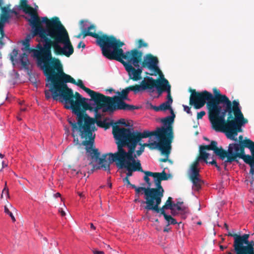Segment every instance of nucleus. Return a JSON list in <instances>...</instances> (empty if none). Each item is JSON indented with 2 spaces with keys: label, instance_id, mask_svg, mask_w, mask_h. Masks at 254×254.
Returning <instances> with one entry per match:
<instances>
[{
  "label": "nucleus",
  "instance_id": "47",
  "mask_svg": "<svg viewBox=\"0 0 254 254\" xmlns=\"http://www.w3.org/2000/svg\"><path fill=\"white\" fill-rule=\"evenodd\" d=\"M2 166H3V168L4 167H7V163L5 162V161H3L2 162Z\"/></svg>",
  "mask_w": 254,
  "mask_h": 254
},
{
  "label": "nucleus",
  "instance_id": "18",
  "mask_svg": "<svg viewBox=\"0 0 254 254\" xmlns=\"http://www.w3.org/2000/svg\"><path fill=\"white\" fill-rule=\"evenodd\" d=\"M32 32H33V29H32ZM32 37V32H31V36L28 35L26 37L25 40L22 42V44L24 47L22 48L23 51H28L29 53H33V57L36 59V63L38 67L40 68V61H41V55L39 53L41 50V47H43V46L39 43L36 47V49H33L30 47L29 42L30 40Z\"/></svg>",
  "mask_w": 254,
  "mask_h": 254
},
{
  "label": "nucleus",
  "instance_id": "64",
  "mask_svg": "<svg viewBox=\"0 0 254 254\" xmlns=\"http://www.w3.org/2000/svg\"><path fill=\"white\" fill-rule=\"evenodd\" d=\"M11 12H12V13H15V14H17V12H16L15 11H14V10H12V11H11Z\"/></svg>",
  "mask_w": 254,
  "mask_h": 254
},
{
  "label": "nucleus",
  "instance_id": "31",
  "mask_svg": "<svg viewBox=\"0 0 254 254\" xmlns=\"http://www.w3.org/2000/svg\"><path fill=\"white\" fill-rule=\"evenodd\" d=\"M1 10L2 12H3V14L0 16V20H1L4 22H5L9 18V15L8 13V10L7 8H6V7H2Z\"/></svg>",
  "mask_w": 254,
  "mask_h": 254
},
{
  "label": "nucleus",
  "instance_id": "30",
  "mask_svg": "<svg viewBox=\"0 0 254 254\" xmlns=\"http://www.w3.org/2000/svg\"><path fill=\"white\" fill-rule=\"evenodd\" d=\"M161 213L163 215L165 220L167 221L168 225H169L170 224H176L177 223V222L176 220V219H174L170 215H167L165 213V211H163H163H162V212H161Z\"/></svg>",
  "mask_w": 254,
  "mask_h": 254
},
{
  "label": "nucleus",
  "instance_id": "28",
  "mask_svg": "<svg viewBox=\"0 0 254 254\" xmlns=\"http://www.w3.org/2000/svg\"><path fill=\"white\" fill-rule=\"evenodd\" d=\"M20 63L22 66L26 69H28L29 62L28 59V55L25 53H23L20 56Z\"/></svg>",
  "mask_w": 254,
  "mask_h": 254
},
{
  "label": "nucleus",
  "instance_id": "16",
  "mask_svg": "<svg viewBox=\"0 0 254 254\" xmlns=\"http://www.w3.org/2000/svg\"><path fill=\"white\" fill-rule=\"evenodd\" d=\"M114 161H116V165L119 169L125 168L128 171L127 176H131L132 171H140L141 169L140 163L138 160H112V162Z\"/></svg>",
  "mask_w": 254,
  "mask_h": 254
},
{
  "label": "nucleus",
  "instance_id": "45",
  "mask_svg": "<svg viewBox=\"0 0 254 254\" xmlns=\"http://www.w3.org/2000/svg\"><path fill=\"white\" fill-rule=\"evenodd\" d=\"M59 212L61 213L62 216H64L65 215V212L62 209H59Z\"/></svg>",
  "mask_w": 254,
  "mask_h": 254
},
{
  "label": "nucleus",
  "instance_id": "51",
  "mask_svg": "<svg viewBox=\"0 0 254 254\" xmlns=\"http://www.w3.org/2000/svg\"><path fill=\"white\" fill-rule=\"evenodd\" d=\"M90 227L93 230H95V229H96L95 227L93 225V224L92 223L90 224Z\"/></svg>",
  "mask_w": 254,
  "mask_h": 254
},
{
  "label": "nucleus",
  "instance_id": "12",
  "mask_svg": "<svg viewBox=\"0 0 254 254\" xmlns=\"http://www.w3.org/2000/svg\"><path fill=\"white\" fill-rule=\"evenodd\" d=\"M46 83L53 84L54 85L61 86L62 84H66V83L69 82L77 85L85 92H86L91 97L94 98L100 93L94 91L90 89L85 87L80 79H78L77 81L69 75L65 73L63 70L54 75L50 78L46 80Z\"/></svg>",
  "mask_w": 254,
  "mask_h": 254
},
{
  "label": "nucleus",
  "instance_id": "2",
  "mask_svg": "<svg viewBox=\"0 0 254 254\" xmlns=\"http://www.w3.org/2000/svg\"><path fill=\"white\" fill-rule=\"evenodd\" d=\"M46 86L49 87V90H45L47 100L52 97L54 100H59L62 103L64 102V107L71 109L76 115L77 123L71 120H68L71 127V135L75 144L82 145L86 147L90 144H92L95 137L93 132L96 128L95 121L86 113V111L89 109V104L86 102L88 99L82 97L77 92L74 94L73 90L67 84L59 86L46 83Z\"/></svg>",
  "mask_w": 254,
  "mask_h": 254
},
{
  "label": "nucleus",
  "instance_id": "48",
  "mask_svg": "<svg viewBox=\"0 0 254 254\" xmlns=\"http://www.w3.org/2000/svg\"><path fill=\"white\" fill-rule=\"evenodd\" d=\"M82 35H83V32L80 33L78 35L75 36V37H76L77 38H81V37Z\"/></svg>",
  "mask_w": 254,
  "mask_h": 254
},
{
  "label": "nucleus",
  "instance_id": "7",
  "mask_svg": "<svg viewBox=\"0 0 254 254\" xmlns=\"http://www.w3.org/2000/svg\"><path fill=\"white\" fill-rule=\"evenodd\" d=\"M155 135L159 139V142L154 141L152 143H143L144 147L147 146L151 149L157 148L160 151L161 154L168 159L170 154L171 145L174 137L173 128L170 126L169 127H157L156 130L149 131L147 130H144L140 132L135 130V134H129L128 135V143L131 147L130 148L129 155H131L136 145L142 138L150 137Z\"/></svg>",
  "mask_w": 254,
  "mask_h": 254
},
{
  "label": "nucleus",
  "instance_id": "41",
  "mask_svg": "<svg viewBox=\"0 0 254 254\" xmlns=\"http://www.w3.org/2000/svg\"><path fill=\"white\" fill-rule=\"evenodd\" d=\"M116 124L125 125V126H127L125 122V119H121L117 122Z\"/></svg>",
  "mask_w": 254,
  "mask_h": 254
},
{
  "label": "nucleus",
  "instance_id": "5",
  "mask_svg": "<svg viewBox=\"0 0 254 254\" xmlns=\"http://www.w3.org/2000/svg\"><path fill=\"white\" fill-rule=\"evenodd\" d=\"M112 133L114 138L117 140L118 145L117 152L107 153L101 154L98 149L95 146V141L92 144H90L85 147L86 152L91 159H135L139 156L144 151V146L140 141L138 144L140 145L139 149L134 153L135 149L131 152V156L129 155L130 146L128 143V135L129 134H135V130L129 128H120L118 126H113Z\"/></svg>",
  "mask_w": 254,
  "mask_h": 254
},
{
  "label": "nucleus",
  "instance_id": "20",
  "mask_svg": "<svg viewBox=\"0 0 254 254\" xmlns=\"http://www.w3.org/2000/svg\"><path fill=\"white\" fill-rule=\"evenodd\" d=\"M160 111H166L167 110H170L171 116H168L161 120V122L163 124L165 127H169L170 126L173 127V124L175 118V115L174 113L173 110L171 107V104L165 102L160 105Z\"/></svg>",
  "mask_w": 254,
  "mask_h": 254
},
{
  "label": "nucleus",
  "instance_id": "27",
  "mask_svg": "<svg viewBox=\"0 0 254 254\" xmlns=\"http://www.w3.org/2000/svg\"><path fill=\"white\" fill-rule=\"evenodd\" d=\"M109 120V119L106 118L103 121H96V123L98 126L101 127L105 128L106 129L109 128L111 126L114 124V122L111 120L110 122H107V121Z\"/></svg>",
  "mask_w": 254,
  "mask_h": 254
},
{
  "label": "nucleus",
  "instance_id": "38",
  "mask_svg": "<svg viewBox=\"0 0 254 254\" xmlns=\"http://www.w3.org/2000/svg\"><path fill=\"white\" fill-rule=\"evenodd\" d=\"M4 212L9 215V216L11 218L13 221L15 220L13 214L9 210V209L6 207H4Z\"/></svg>",
  "mask_w": 254,
  "mask_h": 254
},
{
  "label": "nucleus",
  "instance_id": "52",
  "mask_svg": "<svg viewBox=\"0 0 254 254\" xmlns=\"http://www.w3.org/2000/svg\"><path fill=\"white\" fill-rule=\"evenodd\" d=\"M227 247H223V246H220V248L222 251H223L225 249H226Z\"/></svg>",
  "mask_w": 254,
  "mask_h": 254
},
{
  "label": "nucleus",
  "instance_id": "29",
  "mask_svg": "<svg viewBox=\"0 0 254 254\" xmlns=\"http://www.w3.org/2000/svg\"><path fill=\"white\" fill-rule=\"evenodd\" d=\"M244 161L250 167V174L252 179V184L254 182V160H244Z\"/></svg>",
  "mask_w": 254,
  "mask_h": 254
},
{
  "label": "nucleus",
  "instance_id": "15",
  "mask_svg": "<svg viewBox=\"0 0 254 254\" xmlns=\"http://www.w3.org/2000/svg\"><path fill=\"white\" fill-rule=\"evenodd\" d=\"M189 91L190 93L189 104L190 106H193L195 109L201 108L209 101L206 90L198 92L195 89L190 88Z\"/></svg>",
  "mask_w": 254,
  "mask_h": 254
},
{
  "label": "nucleus",
  "instance_id": "24",
  "mask_svg": "<svg viewBox=\"0 0 254 254\" xmlns=\"http://www.w3.org/2000/svg\"><path fill=\"white\" fill-rule=\"evenodd\" d=\"M87 30V31H86V29H84L83 30V38L84 39L87 36H90L93 38H96V44L97 45H98L100 47V46L98 44V39L97 38L95 37V36H93V35L94 34H96V35H97L99 37H101V36H103L104 35H107L105 34H103L100 35L96 33H95V26L93 24H91L89 27H88Z\"/></svg>",
  "mask_w": 254,
  "mask_h": 254
},
{
  "label": "nucleus",
  "instance_id": "63",
  "mask_svg": "<svg viewBox=\"0 0 254 254\" xmlns=\"http://www.w3.org/2000/svg\"><path fill=\"white\" fill-rule=\"evenodd\" d=\"M84 20H81L80 21V24L81 25L83 23H84Z\"/></svg>",
  "mask_w": 254,
  "mask_h": 254
},
{
  "label": "nucleus",
  "instance_id": "23",
  "mask_svg": "<svg viewBox=\"0 0 254 254\" xmlns=\"http://www.w3.org/2000/svg\"><path fill=\"white\" fill-rule=\"evenodd\" d=\"M160 76L161 77L160 79V82H159L160 83H157V85L155 86L158 94L157 97L161 96L163 92H167L169 89L168 87L171 86L168 80L164 78L163 74L161 75Z\"/></svg>",
  "mask_w": 254,
  "mask_h": 254
},
{
  "label": "nucleus",
  "instance_id": "42",
  "mask_svg": "<svg viewBox=\"0 0 254 254\" xmlns=\"http://www.w3.org/2000/svg\"><path fill=\"white\" fill-rule=\"evenodd\" d=\"M85 44L83 43V41H80V42L78 43V45H77V48L78 49H79V48H83V49H84V48H85Z\"/></svg>",
  "mask_w": 254,
  "mask_h": 254
},
{
  "label": "nucleus",
  "instance_id": "59",
  "mask_svg": "<svg viewBox=\"0 0 254 254\" xmlns=\"http://www.w3.org/2000/svg\"><path fill=\"white\" fill-rule=\"evenodd\" d=\"M126 180H127V183H128V185H130V186L132 187V186H133V185H132L130 184L129 182V181H128V179H127V178H126Z\"/></svg>",
  "mask_w": 254,
  "mask_h": 254
},
{
  "label": "nucleus",
  "instance_id": "35",
  "mask_svg": "<svg viewBox=\"0 0 254 254\" xmlns=\"http://www.w3.org/2000/svg\"><path fill=\"white\" fill-rule=\"evenodd\" d=\"M148 44L145 42L142 39H139L138 41V48H140L141 47H147Z\"/></svg>",
  "mask_w": 254,
  "mask_h": 254
},
{
  "label": "nucleus",
  "instance_id": "46",
  "mask_svg": "<svg viewBox=\"0 0 254 254\" xmlns=\"http://www.w3.org/2000/svg\"><path fill=\"white\" fill-rule=\"evenodd\" d=\"M153 106H154L151 103H150L148 102L147 103V107L148 108H150V109H152Z\"/></svg>",
  "mask_w": 254,
  "mask_h": 254
},
{
  "label": "nucleus",
  "instance_id": "10",
  "mask_svg": "<svg viewBox=\"0 0 254 254\" xmlns=\"http://www.w3.org/2000/svg\"><path fill=\"white\" fill-rule=\"evenodd\" d=\"M133 91L134 94L137 92L135 85H130L121 92L120 96H114L109 97L105 96V99L108 101V103L110 104L109 109L110 110H123L125 111H132L139 109L138 107L127 104L124 101L128 99V94L129 91Z\"/></svg>",
  "mask_w": 254,
  "mask_h": 254
},
{
  "label": "nucleus",
  "instance_id": "33",
  "mask_svg": "<svg viewBox=\"0 0 254 254\" xmlns=\"http://www.w3.org/2000/svg\"><path fill=\"white\" fill-rule=\"evenodd\" d=\"M1 198L5 197L6 198L9 197V191L8 189L6 187V183H5V187L2 191V193L0 196Z\"/></svg>",
  "mask_w": 254,
  "mask_h": 254
},
{
  "label": "nucleus",
  "instance_id": "61",
  "mask_svg": "<svg viewBox=\"0 0 254 254\" xmlns=\"http://www.w3.org/2000/svg\"><path fill=\"white\" fill-rule=\"evenodd\" d=\"M78 195H79L80 197H83V195L82 193H81V192H78Z\"/></svg>",
  "mask_w": 254,
  "mask_h": 254
},
{
  "label": "nucleus",
  "instance_id": "62",
  "mask_svg": "<svg viewBox=\"0 0 254 254\" xmlns=\"http://www.w3.org/2000/svg\"><path fill=\"white\" fill-rule=\"evenodd\" d=\"M116 93L118 95V96H120L121 95V92L118 91Z\"/></svg>",
  "mask_w": 254,
  "mask_h": 254
},
{
  "label": "nucleus",
  "instance_id": "9",
  "mask_svg": "<svg viewBox=\"0 0 254 254\" xmlns=\"http://www.w3.org/2000/svg\"><path fill=\"white\" fill-rule=\"evenodd\" d=\"M233 161H235L237 163H239L238 160H226L225 162L221 165L216 161L215 160H212L211 161H208V160H197L191 165L190 172L189 176L190 178L192 184V188L195 190H198L200 188L202 184V180L199 174L200 168L199 165L200 163L202 164H210L215 165L218 170H220L221 167L226 168L227 165L231 163Z\"/></svg>",
  "mask_w": 254,
  "mask_h": 254
},
{
  "label": "nucleus",
  "instance_id": "34",
  "mask_svg": "<svg viewBox=\"0 0 254 254\" xmlns=\"http://www.w3.org/2000/svg\"><path fill=\"white\" fill-rule=\"evenodd\" d=\"M168 88L169 89H168V91H167V100L166 102H167V103H168L171 105L173 102V99L172 98L171 94V86L169 87Z\"/></svg>",
  "mask_w": 254,
  "mask_h": 254
},
{
  "label": "nucleus",
  "instance_id": "50",
  "mask_svg": "<svg viewBox=\"0 0 254 254\" xmlns=\"http://www.w3.org/2000/svg\"><path fill=\"white\" fill-rule=\"evenodd\" d=\"M203 139H204V140H206V141H207L210 142L211 143V140H209L207 137H205V136H204V137H203Z\"/></svg>",
  "mask_w": 254,
  "mask_h": 254
},
{
  "label": "nucleus",
  "instance_id": "11",
  "mask_svg": "<svg viewBox=\"0 0 254 254\" xmlns=\"http://www.w3.org/2000/svg\"><path fill=\"white\" fill-rule=\"evenodd\" d=\"M213 92L214 95L207 91L209 101L207 102L208 115L216 114L221 110L226 108L228 109L233 105V101L231 102L226 95L220 94V91L216 88L213 89Z\"/></svg>",
  "mask_w": 254,
  "mask_h": 254
},
{
  "label": "nucleus",
  "instance_id": "22",
  "mask_svg": "<svg viewBox=\"0 0 254 254\" xmlns=\"http://www.w3.org/2000/svg\"><path fill=\"white\" fill-rule=\"evenodd\" d=\"M111 163L112 162H109L107 160H93L90 165L93 168L92 171L102 169L109 171L110 163Z\"/></svg>",
  "mask_w": 254,
  "mask_h": 254
},
{
  "label": "nucleus",
  "instance_id": "55",
  "mask_svg": "<svg viewBox=\"0 0 254 254\" xmlns=\"http://www.w3.org/2000/svg\"><path fill=\"white\" fill-rule=\"evenodd\" d=\"M26 108H21L20 111L21 112H24L26 111Z\"/></svg>",
  "mask_w": 254,
  "mask_h": 254
},
{
  "label": "nucleus",
  "instance_id": "58",
  "mask_svg": "<svg viewBox=\"0 0 254 254\" xmlns=\"http://www.w3.org/2000/svg\"><path fill=\"white\" fill-rule=\"evenodd\" d=\"M5 157V156H4V154H1V153H0V158H3V157Z\"/></svg>",
  "mask_w": 254,
  "mask_h": 254
},
{
  "label": "nucleus",
  "instance_id": "39",
  "mask_svg": "<svg viewBox=\"0 0 254 254\" xmlns=\"http://www.w3.org/2000/svg\"><path fill=\"white\" fill-rule=\"evenodd\" d=\"M205 115V112L204 111H202L200 112H198L197 115V119L198 120L202 119V118Z\"/></svg>",
  "mask_w": 254,
  "mask_h": 254
},
{
  "label": "nucleus",
  "instance_id": "14",
  "mask_svg": "<svg viewBox=\"0 0 254 254\" xmlns=\"http://www.w3.org/2000/svg\"><path fill=\"white\" fill-rule=\"evenodd\" d=\"M91 100L94 101L96 106L95 107H92L90 104L88 105L89 109L87 110L93 111L95 113V119L92 118L95 121V123L96 121H101L102 115L101 114L98 113V111L102 109L103 112H109L113 113L115 111V110H110L109 109L111 106L110 104L108 103V101L105 99V95L102 94H100L94 98L91 99Z\"/></svg>",
  "mask_w": 254,
  "mask_h": 254
},
{
  "label": "nucleus",
  "instance_id": "17",
  "mask_svg": "<svg viewBox=\"0 0 254 254\" xmlns=\"http://www.w3.org/2000/svg\"><path fill=\"white\" fill-rule=\"evenodd\" d=\"M158 63L159 61L156 57L151 54H148L144 57L143 61L141 63V67L152 70L156 74L161 76L163 74L158 66Z\"/></svg>",
  "mask_w": 254,
  "mask_h": 254
},
{
  "label": "nucleus",
  "instance_id": "37",
  "mask_svg": "<svg viewBox=\"0 0 254 254\" xmlns=\"http://www.w3.org/2000/svg\"><path fill=\"white\" fill-rule=\"evenodd\" d=\"M18 54V51L16 49H13L10 54V59L12 61H14V58H15Z\"/></svg>",
  "mask_w": 254,
  "mask_h": 254
},
{
  "label": "nucleus",
  "instance_id": "60",
  "mask_svg": "<svg viewBox=\"0 0 254 254\" xmlns=\"http://www.w3.org/2000/svg\"><path fill=\"white\" fill-rule=\"evenodd\" d=\"M234 235V234H231V233H229L228 234V236H231V237H233Z\"/></svg>",
  "mask_w": 254,
  "mask_h": 254
},
{
  "label": "nucleus",
  "instance_id": "21",
  "mask_svg": "<svg viewBox=\"0 0 254 254\" xmlns=\"http://www.w3.org/2000/svg\"><path fill=\"white\" fill-rule=\"evenodd\" d=\"M20 6L21 8L25 12L28 13L30 15V18L28 19L27 20L29 22V25L33 29V27L31 25V22L33 17H36L38 16L39 21L40 22V25H42V23L43 22L42 20H41L39 16L38 15V13L36 11H35L33 8L27 4V0H20Z\"/></svg>",
  "mask_w": 254,
  "mask_h": 254
},
{
  "label": "nucleus",
  "instance_id": "1",
  "mask_svg": "<svg viewBox=\"0 0 254 254\" xmlns=\"http://www.w3.org/2000/svg\"><path fill=\"white\" fill-rule=\"evenodd\" d=\"M45 27L40 25L38 16L33 17L31 22L33 27L32 37L39 36L44 43L39 53L41 55L40 68L43 71L46 80L63 70L61 61L53 57L51 49L56 55H64L69 57L74 52L68 34L57 17L49 19L43 17Z\"/></svg>",
  "mask_w": 254,
  "mask_h": 254
},
{
  "label": "nucleus",
  "instance_id": "57",
  "mask_svg": "<svg viewBox=\"0 0 254 254\" xmlns=\"http://www.w3.org/2000/svg\"><path fill=\"white\" fill-rule=\"evenodd\" d=\"M108 186L109 187V188H111L112 187V184H111V182H108Z\"/></svg>",
  "mask_w": 254,
  "mask_h": 254
},
{
  "label": "nucleus",
  "instance_id": "36",
  "mask_svg": "<svg viewBox=\"0 0 254 254\" xmlns=\"http://www.w3.org/2000/svg\"><path fill=\"white\" fill-rule=\"evenodd\" d=\"M238 123V125H239L240 126V130H241V132L242 131L241 127H242V125L247 123L248 120L247 119H245L244 117H243V118H240V120H239Z\"/></svg>",
  "mask_w": 254,
  "mask_h": 254
},
{
  "label": "nucleus",
  "instance_id": "13",
  "mask_svg": "<svg viewBox=\"0 0 254 254\" xmlns=\"http://www.w3.org/2000/svg\"><path fill=\"white\" fill-rule=\"evenodd\" d=\"M249 234L242 235L235 234L233 236V250L235 254L228 252L226 254H250L254 250L253 242L249 241Z\"/></svg>",
  "mask_w": 254,
  "mask_h": 254
},
{
  "label": "nucleus",
  "instance_id": "44",
  "mask_svg": "<svg viewBox=\"0 0 254 254\" xmlns=\"http://www.w3.org/2000/svg\"><path fill=\"white\" fill-rule=\"evenodd\" d=\"M152 109L157 112L160 111V106H154Z\"/></svg>",
  "mask_w": 254,
  "mask_h": 254
},
{
  "label": "nucleus",
  "instance_id": "54",
  "mask_svg": "<svg viewBox=\"0 0 254 254\" xmlns=\"http://www.w3.org/2000/svg\"><path fill=\"white\" fill-rule=\"evenodd\" d=\"M2 4H3L2 0H0V8L1 9L2 7H3L2 6Z\"/></svg>",
  "mask_w": 254,
  "mask_h": 254
},
{
  "label": "nucleus",
  "instance_id": "4",
  "mask_svg": "<svg viewBox=\"0 0 254 254\" xmlns=\"http://www.w3.org/2000/svg\"><path fill=\"white\" fill-rule=\"evenodd\" d=\"M217 141H211L208 145L199 146L198 155L196 159H209L210 154L208 151H213L212 159H254V143L249 138L240 140L238 143L229 144L227 150L222 146H218Z\"/></svg>",
  "mask_w": 254,
  "mask_h": 254
},
{
  "label": "nucleus",
  "instance_id": "32",
  "mask_svg": "<svg viewBox=\"0 0 254 254\" xmlns=\"http://www.w3.org/2000/svg\"><path fill=\"white\" fill-rule=\"evenodd\" d=\"M173 204H172V198L171 197H169L167 200L165 205L162 207L161 209L160 210V211L162 212V211L163 210V211H165V209H170L171 210V208L173 206Z\"/></svg>",
  "mask_w": 254,
  "mask_h": 254
},
{
  "label": "nucleus",
  "instance_id": "8",
  "mask_svg": "<svg viewBox=\"0 0 254 254\" xmlns=\"http://www.w3.org/2000/svg\"><path fill=\"white\" fill-rule=\"evenodd\" d=\"M143 172L144 174V180L147 185L149 187L151 186V182L149 177H152L157 188H137L135 186H132V188L135 189L137 194L144 193V198L145 201H142V203L146 204L145 206L146 209L152 210L159 212L160 210L158 206L161 202L164 193V190L161 186V182L163 180H167L170 176L164 171L161 173H153L149 171H143Z\"/></svg>",
  "mask_w": 254,
  "mask_h": 254
},
{
  "label": "nucleus",
  "instance_id": "26",
  "mask_svg": "<svg viewBox=\"0 0 254 254\" xmlns=\"http://www.w3.org/2000/svg\"><path fill=\"white\" fill-rule=\"evenodd\" d=\"M4 23L3 21L0 20V49L2 48V47L4 45V43L3 41V39L5 37L8 39V38L5 35L4 31L3 29ZM1 59V54L0 52V59Z\"/></svg>",
  "mask_w": 254,
  "mask_h": 254
},
{
  "label": "nucleus",
  "instance_id": "49",
  "mask_svg": "<svg viewBox=\"0 0 254 254\" xmlns=\"http://www.w3.org/2000/svg\"><path fill=\"white\" fill-rule=\"evenodd\" d=\"M61 195L59 192H57L54 194V196L55 197H61Z\"/></svg>",
  "mask_w": 254,
  "mask_h": 254
},
{
  "label": "nucleus",
  "instance_id": "56",
  "mask_svg": "<svg viewBox=\"0 0 254 254\" xmlns=\"http://www.w3.org/2000/svg\"><path fill=\"white\" fill-rule=\"evenodd\" d=\"M243 136L242 135H240L239 137V141L240 140H243Z\"/></svg>",
  "mask_w": 254,
  "mask_h": 254
},
{
  "label": "nucleus",
  "instance_id": "3",
  "mask_svg": "<svg viewBox=\"0 0 254 254\" xmlns=\"http://www.w3.org/2000/svg\"><path fill=\"white\" fill-rule=\"evenodd\" d=\"M97 38L103 55L109 60H115L121 63L127 72L129 79L138 81L142 78V67H139L142 60V53L136 49L124 52L121 48L124 43L113 35H104Z\"/></svg>",
  "mask_w": 254,
  "mask_h": 254
},
{
  "label": "nucleus",
  "instance_id": "25",
  "mask_svg": "<svg viewBox=\"0 0 254 254\" xmlns=\"http://www.w3.org/2000/svg\"><path fill=\"white\" fill-rule=\"evenodd\" d=\"M171 213L175 215L178 214H182L187 212V208L185 207L183 203L173 204L171 208Z\"/></svg>",
  "mask_w": 254,
  "mask_h": 254
},
{
  "label": "nucleus",
  "instance_id": "53",
  "mask_svg": "<svg viewBox=\"0 0 254 254\" xmlns=\"http://www.w3.org/2000/svg\"><path fill=\"white\" fill-rule=\"evenodd\" d=\"M106 91H109V92L111 93L112 92H113L114 91V89L113 88H110L109 89H107Z\"/></svg>",
  "mask_w": 254,
  "mask_h": 254
},
{
  "label": "nucleus",
  "instance_id": "43",
  "mask_svg": "<svg viewBox=\"0 0 254 254\" xmlns=\"http://www.w3.org/2000/svg\"><path fill=\"white\" fill-rule=\"evenodd\" d=\"M93 253L94 254H104V252L103 251H99L97 250L93 251Z\"/></svg>",
  "mask_w": 254,
  "mask_h": 254
},
{
  "label": "nucleus",
  "instance_id": "40",
  "mask_svg": "<svg viewBox=\"0 0 254 254\" xmlns=\"http://www.w3.org/2000/svg\"><path fill=\"white\" fill-rule=\"evenodd\" d=\"M184 109L188 114H190V108L186 105H183Z\"/></svg>",
  "mask_w": 254,
  "mask_h": 254
},
{
  "label": "nucleus",
  "instance_id": "19",
  "mask_svg": "<svg viewBox=\"0 0 254 254\" xmlns=\"http://www.w3.org/2000/svg\"><path fill=\"white\" fill-rule=\"evenodd\" d=\"M160 79H154L151 77L147 76L141 81L140 84H135L137 93L147 89L152 90L160 83Z\"/></svg>",
  "mask_w": 254,
  "mask_h": 254
},
{
  "label": "nucleus",
  "instance_id": "6",
  "mask_svg": "<svg viewBox=\"0 0 254 254\" xmlns=\"http://www.w3.org/2000/svg\"><path fill=\"white\" fill-rule=\"evenodd\" d=\"M209 116V120L212 127L217 131L225 133L227 138L237 140L235 136L241 132L240 126L238 125L240 118H243L241 107L238 100H233V105L221 110L216 114H212Z\"/></svg>",
  "mask_w": 254,
  "mask_h": 254
}]
</instances>
